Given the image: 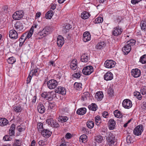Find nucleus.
Returning a JSON list of instances; mask_svg holds the SVG:
<instances>
[{"mask_svg":"<svg viewBox=\"0 0 146 146\" xmlns=\"http://www.w3.org/2000/svg\"><path fill=\"white\" fill-rule=\"evenodd\" d=\"M86 111V109L85 108H83L78 109L76 111V113L78 115H82L85 114Z\"/></svg>","mask_w":146,"mask_h":146,"instance_id":"25","label":"nucleus"},{"mask_svg":"<svg viewBox=\"0 0 146 146\" xmlns=\"http://www.w3.org/2000/svg\"><path fill=\"white\" fill-rule=\"evenodd\" d=\"M108 93L109 96H112L113 95V90L112 88H110L108 89Z\"/></svg>","mask_w":146,"mask_h":146,"instance_id":"55","label":"nucleus"},{"mask_svg":"<svg viewBox=\"0 0 146 146\" xmlns=\"http://www.w3.org/2000/svg\"><path fill=\"white\" fill-rule=\"evenodd\" d=\"M15 125L13 123L12 124L9 130V134L10 136H13L15 135Z\"/></svg>","mask_w":146,"mask_h":146,"instance_id":"23","label":"nucleus"},{"mask_svg":"<svg viewBox=\"0 0 146 146\" xmlns=\"http://www.w3.org/2000/svg\"><path fill=\"white\" fill-rule=\"evenodd\" d=\"M82 84L81 83L75 82L74 84V88L75 90H80L82 89Z\"/></svg>","mask_w":146,"mask_h":146,"instance_id":"32","label":"nucleus"},{"mask_svg":"<svg viewBox=\"0 0 146 146\" xmlns=\"http://www.w3.org/2000/svg\"><path fill=\"white\" fill-rule=\"evenodd\" d=\"M33 76L31 75V73H30L29 75L27 78V84H28L30 82Z\"/></svg>","mask_w":146,"mask_h":146,"instance_id":"54","label":"nucleus"},{"mask_svg":"<svg viewBox=\"0 0 146 146\" xmlns=\"http://www.w3.org/2000/svg\"><path fill=\"white\" fill-rule=\"evenodd\" d=\"M115 62L113 60H107L105 62L104 65L106 68H111L115 66Z\"/></svg>","mask_w":146,"mask_h":146,"instance_id":"7","label":"nucleus"},{"mask_svg":"<svg viewBox=\"0 0 146 146\" xmlns=\"http://www.w3.org/2000/svg\"><path fill=\"white\" fill-rule=\"evenodd\" d=\"M114 21L115 23L118 22L119 23L122 19V17L119 15H113Z\"/></svg>","mask_w":146,"mask_h":146,"instance_id":"34","label":"nucleus"},{"mask_svg":"<svg viewBox=\"0 0 146 146\" xmlns=\"http://www.w3.org/2000/svg\"><path fill=\"white\" fill-rule=\"evenodd\" d=\"M131 75L135 78L139 77L141 75L140 70L137 68L132 69L131 71Z\"/></svg>","mask_w":146,"mask_h":146,"instance_id":"14","label":"nucleus"},{"mask_svg":"<svg viewBox=\"0 0 146 146\" xmlns=\"http://www.w3.org/2000/svg\"><path fill=\"white\" fill-rule=\"evenodd\" d=\"M38 111L40 113H44L45 111V109L44 105L41 103L38 104L37 106Z\"/></svg>","mask_w":146,"mask_h":146,"instance_id":"19","label":"nucleus"},{"mask_svg":"<svg viewBox=\"0 0 146 146\" xmlns=\"http://www.w3.org/2000/svg\"><path fill=\"white\" fill-rule=\"evenodd\" d=\"M22 143V141L19 139H15L14 144L15 146H21Z\"/></svg>","mask_w":146,"mask_h":146,"instance_id":"44","label":"nucleus"},{"mask_svg":"<svg viewBox=\"0 0 146 146\" xmlns=\"http://www.w3.org/2000/svg\"><path fill=\"white\" fill-rule=\"evenodd\" d=\"M106 139L108 142L107 146H115V137L110 135L107 137Z\"/></svg>","mask_w":146,"mask_h":146,"instance_id":"8","label":"nucleus"},{"mask_svg":"<svg viewBox=\"0 0 146 146\" xmlns=\"http://www.w3.org/2000/svg\"><path fill=\"white\" fill-rule=\"evenodd\" d=\"M123 31V29L118 25L113 28L112 33L113 35L115 36H119L121 34Z\"/></svg>","mask_w":146,"mask_h":146,"instance_id":"4","label":"nucleus"},{"mask_svg":"<svg viewBox=\"0 0 146 146\" xmlns=\"http://www.w3.org/2000/svg\"><path fill=\"white\" fill-rule=\"evenodd\" d=\"M90 59V56H88L86 54H83L81 57V60L83 62H88Z\"/></svg>","mask_w":146,"mask_h":146,"instance_id":"21","label":"nucleus"},{"mask_svg":"<svg viewBox=\"0 0 146 146\" xmlns=\"http://www.w3.org/2000/svg\"><path fill=\"white\" fill-rule=\"evenodd\" d=\"M141 27L142 30H145L146 29V22L145 21L141 22Z\"/></svg>","mask_w":146,"mask_h":146,"instance_id":"47","label":"nucleus"},{"mask_svg":"<svg viewBox=\"0 0 146 146\" xmlns=\"http://www.w3.org/2000/svg\"><path fill=\"white\" fill-rule=\"evenodd\" d=\"M105 42L104 41H100L96 45V48L98 49H101L106 45Z\"/></svg>","mask_w":146,"mask_h":146,"instance_id":"26","label":"nucleus"},{"mask_svg":"<svg viewBox=\"0 0 146 146\" xmlns=\"http://www.w3.org/2000/svg\"><path fill=\"white\" fill-rule=\"evenodd\" d=\"M55 92L56 93L60 94L62 95H65L66 93L65 88L61 86H58L56 88Z\"/></svg>","mask_w":146,"mask_h":146,"instance_id":"10","label":"nucleus"},{"mask_svg":"<svg viewBox=\"0 0 146 146\" xmlns=\"http://www.w3.org/2000/svg\"><path fill=\"white\" fill-rule=\"evenodd\" d=\"M24 13L22 11H16L13 14L12 17L15 20H19L22 18L23 16Z\"/></svg>","mask_w":146,"mask_h":146,"instance_id":"5","label":"nucleus"},{"mask_svg":"<svg viewBox=\"0 0 146 146\" xmlns=\"http://www.w3.org/2000/svg\"><path fill=\"white\" fill-rule=\"evenodd\" d=\"M114 114L115 117L118 118H120L122 117L123 115L120 111L117 110H116L114 111Z\"/></svg>","mask_w":146,"mask_h":146,"instance_id":"31","label":"nucleus"},{"mask_svg":"<svg viewBox=\"0 0 146 146\" xmlns=\"http://www.w3.org/2000/svg\"><path fill=\"white\" fill-rule=\"evenodd\" d=\"M53 15V11H49L46 14L45 17L47 19H50Z\"/></svg>","mask_w":146,"mask_h":146,"instance_id":"33","label":"nucleus"},{"mask_svg":"<svg viewBox=\"0 0 146 146\" xmlns=\"http://www.w3.org/2000/svg\"><path fill=\"white\" fill-rule=\"evenodd\" d=\"M101 118L98 115L96 116L95 117V120L96 122V124L98 125L101 122Z\"/></svg>","mask_w":146,"mask_h":146,"instance_id":"40","label":"nucleus"},{"mask_svg":"<svg viewBox=\"0 0 146 146\" xmlns=\"http://www.w3.org/2000/svg\"><path fill=\"white\" fill-rule=\"evenodd\" d=\"M38 70H39L38 68L36 67L34 69L32 70L30 73H31V75L33 76H36V73L38 72Z\"/></svg>","mask_w":146,"mask_h":146,"instance_id":"46","label":"nucleus"},{"mask_svg":"<svg viewBox=\"0 0 146 146\" xmlns=\"http://www.w3.org/2000/svg\"><path fill=\"white\" fill-rule=\"evenodd\" d=\"M9 35L10 38L16 39L18 37V34L15 30H10L9 33Z\"/></svg>","mask_w":146,"mask_h":146,"instance_id":"12","label":"nucleus"},{"mask_svg":"<svg viewBox=\"0 0 146 146\" xmlns=\"http://www.w3.org/2000/svg\"><path fill=\"white\" fill-rule=\"evenodd\" d=\"M8 121L5 118H0V125L3 126L6 125L8 123Z\"/></svg>","mask_w":146,"mask_h":146,"instance_id":"27","label":"nucleus"},{"mask_svg":"<svg viewBox=\"0 0 146 146\" xmlns=\"http://www.w3.org/2000/svg\"><path fill=\"white\" fill-rule=\"evenodd\" d=\"M52 127L55 128H57L59 127L60 125L55 120L54 123L52 124Z\"/></svg>","mask_w":146,"mask_h":146,"instance_id":"52","label":"nucleus"},{"mask_svg":"<svg viewBox=\"0 0 146 146\" xmlns=\"http://www.w3.org/2000/svg\"><path fill=\"white\" fill-rule=\"evenodd\" d=\"M55 107V105L52 103H50L49 104L48 106V109H54Z\"/></svg>","mask_w":146,"mask_h":146,"instance_id":"57","label":"nucleus"},{"mask_svg":"<svg viewBox=\"0 0 146 146\" xmlns=\"http://www.w3.org/2000/svg\"><path fill=\"white\" fill-rule=\"evenodd\" d=\"M103 21V19L101 17H98L94 21L95 23H102Z\"/></svg>","mask_w":146,"mask_h":146,"instance_id":"38","label":"nucleus"},{"mask_svg":"<svg viewBox=\"0 0 146 146\" xmlns=\"http://www.w3.org/2000/svg\"><path fill=\"white\" fill-rule=\"evenodd\" d=\"M17 129L20 133L21 132L25 130V129L24 128H22L20 126H17Z\"/></svg>","mask_w":146,"mask_h":146,"instance_id":"58","label":"nucleus"},{"mask_svg":"<svg viewBox=\"0 0 146 146\" xmlns=\"http://www.w3.org/2000/svg\"><path fill=\"white\" fill-rule=\"evenodd\" d=\"M37 129L38 131L40 133L44 129H43V124L42 123H40L38 125Z\"/></svg>","mask_w":146,"mask_h":146,"instance_id":"48","label":"nucleus"},{"mask_svg":"<svg viewBox=\"0 0 146 146\" xmlns=\"http://www.w3.org/2000/svg\"><path fill=\"white\" fill-rule=\"evenodd\" d=\"M25 34H23L19 39V41L24 42L27 38L25 36Z\"/></svg>","mask_w":146,"mask_h":146,"instance_id":"50","label":"nucleus"},{"mask_svg":"<svg viewBox=\"0 0 146 146\" xmlns=\"http://www.w3.org/2000/svg\"><path fill=\"white\" fill-rule=\"evenodd\" d=\"M131 49V47L129 44L126 43V45L122 48V51L125 55H126L129 53Z\"/></svg>","mask_w":146,"mask_h":146,"instance_id":"13","label":"nucleus"},{"mask_svg":"<svg viewBox=\"0 0 146 146\" xmlns=\"http://www.w3.org/2000/svg\"><path fill=\"white\" fill-rule=\"evenodd\" d=\"M33 33V31H32V32L31 31V30L30 29L29 31V32H26L24 34H26V37L27 39L28 38V39L29 38H30L32 36Z\"/></svg>","mask_w":146,"mask_h":146,"instance_id":"45","label":"nucleus"},{"mask_svg":"<svg viewBox=\"0 0 146 146\" xmlns=\"http://www.w3.org/2000/svg\"><path fill=\"white\" fill-rule=\"evenodd\" d=\"M41 133L42 135L44 137H49L52 134L51 131L47 129H44Z\"/></svg>","mask_w":146,"mask_h":146,"instance_id":"20","label":"nucleus"},{"mask_svg":"<svg viewBox=\"0 0 146 146\" xmlns=\"http://www.w3.org/2000/svg\"><path fill=\"white\" fill-rule=\"evenodd\" d=\"M37 26V25L35 23L33 24V26L31 27L30 29L31 30V31L32 32V31H33L34 30V28H36Z\"/></svg>","mask_w":146,"mask_h":146,"instance_id":"62","label":"nucleus"},{"mask_svg":"<svg viewBox=\"0 0 146 146\" xmlns=\"http://www.w3.org/2000/svg\"><path fill=\"white\" fill-rule=\"evenodd\" d=\"M94 71L93 68L91 66H88L85 67L82 70L83 74L88 75L91 74Z\"/></svg>","mask_w":146,"mask_h":146,"instance_id":"1","label":"nucleus"},{"mask_svg":"<svg viewBox=\"0 0 146 146\" xmlns=\"http://www.w3.org/2000/svg\"><path fill=\"white\" fill-rule=\"evenodd\" d=\"M38 143L39 145L41 146H43L46 145L45 142L43 140L39 141Z\"/></svg>","mask_w":146,"mask_h":146,"instance_id":"60","label":"nucleus"},{"mask_svg":"<svg viewBox=\"0 0 146 146\" xmlns=\"http://www.w3.org/2000/svg\"><path fill=\"white\" fill-rule=\"evenodd\" d=\"M143 130V125H139L136 126L133 130L134 134L137 136H139L141 134Z\"/></svg>","mask_w":146,"mask_h":146,"instance_id":"3","label":"nucleus"},{"mask_svg":"<svg viewBox=\"0 0 146 146\" xmlns=\"http://www.w3.org/2000/svg\"><path fill=\"white\" fill-rule=\"evenodd\" d=\"M14 27L17 31H22L23 30V26L22 23L20 21L17 22L14 24Z\"/></svg>","mask_w":146,"mask_h":146,"instance_id":"11","label":"nucleus"},{"mask_svg":"<svg viewBox=\"0 0 146 146\" xmlns=\"http://www.w3.org/2000/svg\"><path fill=\"white\" fill-rule=\"evenodd\" d=\"M58 85V82L56 80L51 79L47 82L48 88L50 89L55 88Z\"/></svg>","mask_w":146,"mask_h":146,"instance_id":"6","label":"nucleus"},{"mask_svg":"<svg viewBox=\"0 0 146 146\" xmlns=\"http://www.w3.org/2000/svg\"><path fill=\"white\" fill-rule=\"evenodd\" d=\"M48 32L46 29H44L40 32H39L35 36L36 39H41L43 37L46 36L48 34Z\"/></svg>","mask_w":146,"mask_h":146,"instance_id":"2","label":"nucleus"},{"mask_svg":"<svg viewBox=\"0 0 146 146\" xmlns=\"http://www.w3.org/2000/svg\"><path fill=\"white\" fill-rule=\"evenodd\" d=\"M139 62L142 64L146 63V54H144L140 57Z\"/></svg>","mask_w":146,"mask_h":146,"instance_id":"37","label":"nucleus"},{"mask_svg":"<svg viewBox=\"0 0 146 146\" xmlns=\"http://www.w3.org/2000/svg\"><path fill=\"white\" fill-rule=\"evenodd\" d=\"M91 39V35L88 32H85L83 35V40L85 42L90 41Z\"/></svg>","mask_w":146,"mask_h":146,"instance_id":"15","label":"nucleus"},{"mask_svg":"<svg viewBox=\"0 0 146 146\" xmlns=\"http://www.w3.org/2000/svg\"><path fill=\"white\" fill-rule=\"evenodd\" d=\"M71 134L70 133H67L65 136V138L66 139H70L71 138Z\"/></svg>","mask_w":146,"mask_h":146,"instance_id":"64","label":"nucleus"},{"mask_svg":"<svg viewBox=\"0 0 146 146\" xmlns=\"http://www.w3.org/2000/svg\"><path fill=\"white\" fill-rule=\"evenodd\" d=\"M88 108L89 110L94 111H96L98 109L97 106L94 103H92L91 104L89 105Z\"/></svg>","mask_w":146,"mask_h":146,"instance_id":"29","label":"nucleus"},{"mask_svg":"<svg viewBox=\"0 0 146 146\" xmlns=\"http://www.w3.org/2000/svg\"><path fill=\"white\" fill-rule=\"evenodd\" d=\"M14 111L16 113H19L21 112L22 110V107L20 106H16L13 108Z\"/></svg>","mask_w":146,"mask_h":146,"instance_id":"35","label":"nucleus"},{"mask_svg":"<svg viewBox=\"0 0 146 146\" xmlns=\"http://www.w3.org/2000/svg\"><path fill=\"white\" fill-rule=\"evenodd\" d=\"M10 137H9L8 135H6L5 136L3 137V139L5 141H10V140L9 139Z\"/></svg>","mask_w":146,"mask_h":146,"instance_id":"59","label":"nucleus"},{"mask_svg":"<svg viewBox=\"0 0 146 146\" xmlns=\"http://www.w3.org/2000/svg\"><path fill=\"white\" fill-rule=\"evenodd\" d=\"M87 138L86 135L85 134L82 135L80 137V141L82 143H85L87 141Z\"/></svg>","mask_w":146,"mask_h":146,"instance_id":"36","label":"nucleus"},{"mask_svg":"<svg viewBox=\"0 0 146 146\" xmlns=\"http://www.w3.org/2000/svg\"><path fill=\"white\" fill-rule=\"evenodd\" d=\"M103 97V94L102 92H97L95 95L96 98L98 101L101 100Z\"/></svg>","mask_w":146,"mask_h":146,"instance_id":"24","label":"nucleus"},{"mask_svg":"<svg viewBox=\"0 0 146 146\" xmlns=\"http://www.w3.org/2000/svg\"><path fill=\"white\" fill-rule=\"evenodd\" d=\"M7 61L9 64H13L16 61V60L14 57L12 56L9 58Z\"/></svg>","mask_w":146,"mask_h":146,"instance_id":"41","label":"nucleus"},{"mask_svg":"<svg viewBox=\"0 0 146 146\" xmlns=\"http://www.w3.org/2000/svg\"><path fill=\"white\" fill-rule=\"evenodd\" d=\"M87 127L89 128L92 129L93 127L94 126V123L92 121H88L86 123Z\"/></svg>","mask_w":146,"mask_h":146,"instance_id":"39","label":"nucleus"},{"mask_svg":"<svg viewBox=\"0 0 146 146\" xmlns=\"http://www.w3.org/2000/svg\"><path fill=\"white\" fill-rule=\"evenodd\" d=\"M90 15V14L87 11L82 12L81 15V18L84 19H88Z\"/></svg>","mask_w":146,"mask_h":146,"instance_id":"28","label":"nucleus"},{"mask_svg":"<svg viewBox=\"0 0 146 146\" xmlns=\"http://www.w3.org/2000/svg\"><path fill=\"white\" fill-rule=\"evenodd\" d=\"M65 29L69 30L72 28V25L69 24H66L64 27Z\"/></svg>","mask_w":146,"mask_h":146,"instance_id":"53","label":"nucleus"},{"mask_svg":"<svg viewBox=\"0 0 146 146\" xmlns=\"http://www.w3.org/2000/svg\"><path fill=\"white\" fill-rule=\"evenodd\" d=\"M102 139V137L100 135H98L96 137L95 141L98 143H101Z\"/></svg>","mask_w":146,"mask_h":146,"instance_id":"43","label":"nucleus"},{"mask_svg":"<svg viewBox=\"0 0 146 146\" xmlns=\"http://www.w3.org/2000/svg\"><path fill=\"white\" fill-rule=\"evenodd\" d=\"M81 76L80 73H74L73 75V76L75 78H80Z\"/></svg>","mask_w":146,"mask_h":146,"instance_id":"56","label":"nucleus"},{"mask_svg":"<svg viewBox=\"0 0 146 146\" xmlns=\"http://www.w3.org/2000/svg\"><path fill=\"white\" fill-rule=\"evenodd\" d=\"M48 96V95L46 92H44L41 94L42 97L44 98H46Z\"/></svg>","mask_w":146,"mask_h":146,"instance_id":"61","label":"nucleus"},{"mask_svg":"<svg viewBox=\"0 0 146 146\" xmlns=\"http://www.w3.org/2000/svg\"><path fill=\"white\" fill-rule=\"evenodd\" d=\"M68 119V118L67 116H59L58 118V121L61 123L66 122Z\"/></svg>","mask_w":146,"mask_h":146,"instance_id":"30","label":"nucleus"},{"mask_svg":"<svg viewBox=\"0 0 146 146\" xmlns=\"http://www.w3.org/2000/svg\"><path fill=\"white\" fill-rule=\"evenodd\" d=\"M104 79L106 81L110 80L113 79V75L112 73L110 72H106L104 76Z\"/></svg>","mask_w":146,"mask_h":146,"instance_id":"17","label":"nucleus"},{"mask_svg":"<svg viewBox=\"0 0 146 146\" xmlns=\"http://www.w3.org/2000/svg\"><path fill=\"white\" fill-rule=\"evenodd\" d=\"M57 43L59 47H61L64 43V38L61 35L58 36L57 38Z\"/></svg>","mask_w":146,"mask_h":146,"instance_id":"16","label":"nucleus"},{"mask_svg":"<svg viewBox=\"0 0 146 146\" xmlns=\"http://www.w3.org/2000/svg\"><path fill=\"white\" fill-rule=\"evenodd\" d=\"M136 42L135 40L134 39H131L128 41L127 43L128 44H129L130 46L131 47V46L134 45Z\"/></svg>","mask_w":146,"mask_h":146,"instance_id":"49","label":"nucleus"},{"mask_svg":"<svg viewBox=\"0 0 146 146\" xmlns=\"http://www.w3.org/2000/svg\"><path fill=\"white\" fill-rule=\"evenodd\" d=\"M132 105L131 102L129 99H125L122 102V106L125 108L129 109L132 107Z\"/></svg>","mask_w":146,"mask_h":146,"instance_id":"9","label":"nucleus"},{"mask_svg":"<svg viewBox=\"0 0 146 146\" xmlns=\"http://www.w3.org/2000/svg\"><path fill=\"white\" fill-rule=\"evenodd\" d=\"M141 92L143 95L145 94H146V86H143L141 89Z\"/></svg>","mask_w":146,"mask_h":146,"instance_id":"51","label":"nucleus"},{"mask_svg":"<svg viewBox=\"0 0 146 146\" xmlns=\"http://www.w3.org/2000/svg\"><path fill=\"white\" fill-rule=\"evenodd\" d=\"M141 0H131V3L133 4H135L138 3Z\"/></svg>","mask_w":146,"mask_h":146,"instance_id":"63","label":"nucleus"},{"mask_svg":"<svg viewBox=\"0 0 146 146\" xmlns=\"http://www.w3.org/2000/svg\"><path fill=\"white\" fill-rule=\"evenodd\" d=\"M55 120L53 119L52 118L48 119L46 120V122L49 125H50L52 127V125L54 123Z\"/></svg>","mask_w":146,"mask_h":146,"instance_id":"42","label":"nucleus"},{"mask_svg":"<svg viewBox=\"0 0 146 146\" xmlns=\"http://www.w3.org/2000/svg\"><path fill=\"white\" fill-rule=\"evenodd\" d=\"M109 128L110 130H112L114 129L116 124L115 121L113 119H111L109 120Z\"/></svg>","mask_w":146,"mask_h":146,"instance_id":"18","label":"nucleus"},{"mask_svg":"<svg viewBox=\"0 0 146 146\" xmlns=\"http://www.w3.org/2000/svg\"><path fill=\"white\" fill-rule=\"evenodd\" d=\"M77 62L76 60L74 59L73 60L70 64L71 68L73 70H75L77 67Z\"/></svg>","mask_w":146,"mask_h":146,"instance_id":"22","label":"nucleus"}]
</instances>
